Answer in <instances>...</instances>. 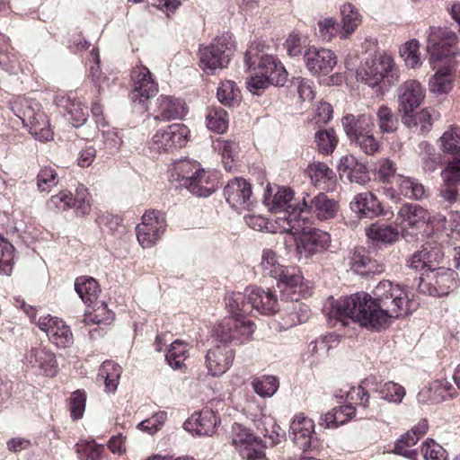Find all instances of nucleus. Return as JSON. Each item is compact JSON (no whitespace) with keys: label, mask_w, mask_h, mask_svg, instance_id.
<instances>
[{"label":"nucleus","mask_w":460,"mask_h":460,"mask_svg":"<svg viewBox=\"0 0 460 460\" xmlns=\"http://www.w3.org/2000/svg\"><path fill=\"white\" fill-rule=\"evenodd\" d=\"M382 135L394 134L399 128V119L387 105H381L376 111L375 123Z\"/></svg>","instance_id":"36"},{"label":"nucleus","mask_w":460,"mask_h":460,"mask_svg":"<svg viewBox=\"0 0 460 460\" xmlns=\"http://www.w3.org/2000/svg\"><path fill=\"white\" fill-rule=\"evenodd\" d=\"M305 291L300 292L299 288H294L286 297L280 293V311L283 314L281 328L287 330L297 324L305 323L309 319L310 310L308 305L301 303L300 298L311 296L312 292L305 285Z\"/></svg>","instance_id":"13"},{"label":"nucleus","mask_w":460,"mask_h":460,"mask_svg":"<svg viewBox=\"0 0 460 460\" xmlns=\"http://www.w3.org/2000/svg\"><path fill=\"white\" fill-rule=\"evenodd\" d=\"M306 68L314 75H328L337 64L335 54L327 49L309 47L304 54Z\"/></svg>","instance_id":"23"},{"label":"nucleus","mask_w":460,"mask_h":460,"mask_svg":"<svg viewBox=\"0 0 460 460\" xmlns=\"http://www.w3.org/2000/svg\"><path fill=\"white\" fill-rule=\"evenodd\" d=\"M328 314L344 326L349 324V320L376 332L389 326L385 314L373 299V296L365 292H358L332 301Z\"/></svg>","instance_id":"1"},{"label":"nucleus","mask_w":460,"mask_h":460,"mask_svg":"<svg viewBox=\"0 0 460 460\" xmlns=\"http://www.w3.org/2000/svg\"><path fill=\"white\" fill-rule=\"evenodd\" d=\"M457 287V274L449 268H432L420 277L418 290L430 296H447Z\"/></svg>","instance_id":"11"},{"label":"nucleus","mask_w":460,"mask_h":460,"mask_svg":"<svg viewBox=\"0 0 460 460\" xmlns=\"http://www.w3.org/2000/svg\"><path fill=\"white\" fill-rule=\"evenodd\" d=\"M13 251V246L0 234V274L12 273Z\"/></svg>","instance_id":"51"},{"label":"nucleus","mask_w":460,"mask_h":460,"mask_svg":"<svg viewBox=\"0 0 460 460\" xmlns=\"http://www.w3.org/2000/svg\"><path fill=\"white\" fill-rule=\"evenodd\" d=\"M417 152L424 172H432L438 168L440 162L439 155L429 142L419 143Z\"/></svg>","instance_id":"42"},{"label":"nucleus","mask_w":460,"mask_h":460,"mask_svg":"<svg viewBox=\"0 0 460 460\" xmlns=\"http://www.w3.org/2000/svg\"><path fill=\"white\" fill-rule=\"evenodd\" d=\"M102 450L103 446L98 445L94 441L77 445V454L81 460H99Z\"/></svg>","instance_id":"63"},{"label":"nucleus","mask_w":460,"mask_h":460,"mask_svg":"<svg viewBox=\"0 0 460 460\" xmlns=\"http://www.w3.org/2000/svg\"><path fill=\"white\" fill-rule=\"evenodd\" d=\"M419 49L420 43L417 40H411L400 48V54L407 66L415 68L420 65Z\"/></svg>","instance_id":"52"},{"label":"nucleus","mask_w":460,"mask_h":460,"mask_svg":"<svg viewBox=\"0 0 460 460\" xmlns=\"http://www.w3.org/2000/svg\"><path fill=\"white\" fill-rule=\"evenodd\" d=\"M252 387L261 397H271L279 389V379L274 376H261L252 379Z\"/></svg>","instance_id":"44"},{"label":"nucleus","mask_w":460,"mask_h":460,"mask_svg":"<svg viewBox=\"0 0 460 460\" xmlns=\"http://www.w3.org/2000/svg\"><path fill=\"white\" fill-rule=\"evenodd\" d=\"M376 173L377 179L384 183H392L398 177L395 164L389 159H381L376 164Z\"/></svg>","instance_id":"55"},{"label":"nucleus","mask_w":460,"mask_h":460,"mask_svg":"<svg viewBox=\"0 0 460 460\" xmlns=\"http://www.w3.org/2000/svg\"><path fill=\"white\" fill-rule=\"evenodd\" d=\"M240 90L231 80L222 82L217 91V100L225 106H233L240 99Z\"/></svg>","instance_id":"48"},{"label":"nucleus","mask_w":460,"mask_h":460,"mask_svg":"<svg viewBox=\"0 0 460 460\" xmlns=\"http://www.w3.org/2000/svg\"><path fill=\"white\" fill-rule=\"evenodd\" d=\"M227 203L237 209H248L252 204V186L243 178H234L228 181L224 189Z\"/></svg>","instance_id":"24"},{"label":"nucleus","mask_w":460,"mask_h":460,"mask_svg":"<svg viewBox=\"0 0 460 460\" xmlns=\"http://www.w3.org/2000/svg\"><path fill=\"white\" fill-rule=\"evenodd\" d=\"M191 346L181 340L174 341L165 355V359L173 369H180L184 366V361L189 357Z\"/></svg>","instance_id":"40"},{"label":"nucleus","mask_w":460,"mask_h":460,"mask_svg":"<svg viewBox=\"0 0 460 460\" xmlns=\"http://www.w3.org/2000/svg\"><path fill=\"white\" fill-rule=\"evenodd\" d=\"M26 365L34 372L53 377L58 373L55 354L42 346L32 347L26 356Z\"/></svg>","instance_id":"20"},{"label":"nucleus","mask_w":460,"mask_h":460,"mask_svg":"<svg viewBox=\"0 0 460 460\" xmlns=\"http://www.w3.org/2000/svg\"><path fill=\"white\" fill-rule=\"evenodd\" d=\"M373 299L385 314L387 323L410 313V299L407 293L398 284L390 280H382L373 290Z\"/></svg>","instance_id":"6"},{"label":"nucleus","mask_w":460,"mask_h":460,"mask_svg":"<svg viewBox=\"0 0 460 460\" xmlns=\"http://www.w3.org/2000/svg\"><path fill=\"white\" fill-rule=\"evenodd\" d=\"M426 49L429 54V63L435 69L436 62L450 61L459 55L457 36L447 28L430 26L427 31Z\"/></svg>","instance_id":"7"},{"label":"nucleus","mask_w":460,"mask_h":460,"mask_svg":"<svg viewBox=\"0 0 460 460\" xmlns=\"http://www.w3.org/2000/svg\"><path fill=\"white\" fill-rule=\"evenodd\" d=\"M268 188L264 195V203L275 214L276 223L282 231L293 234L304 231L305 218H301L302 200L294 201V192L288 187H277L273 192Z\"/></svg>","instance_id":"2"},{"label":"nucleus","mask_w":460,"mask_h":460,"mask_svg":"<svg viewBox=\"0 0 460 460\" xmlns=\"http://www.w3.org/2000/svg\"><path fill=\"white\" fill-rule=\"evenodd\" d=\"M315 142L321 153L330 155L337 146L338 137L333 128H328L315 133Z\"/></svg>","instance_id":"49"},{"label":"nucleus","mask_w":460,"mask_h":460,"mask_svg":"<svg viewBox=\"0 0 460 460\" xmlns=\"http://www.w3.org/2000/svg\"><path fill=\"white\" fill-rule=\"evenodd\" d=\"M218 423L219 420L215 412L211 409L204 408L199 412H194L184 422V429L195 435L211 436Z\"/></svg>","instance_id":"28"},{"label":"nucleus","mask_w":460,"mask_h":460,"mask_svg":"<svg viewBox=\"0 0 460 460\" xmlns=\"http://www.w3.org/2000/svg\"><path fill=\"white\" fill-rule=\"evenodd\" d=\"M394 66V59L387 54L372 56L367 58L358 70V80L370 87H376L389 72H392Z\"/></svg>","instance_id":"15"},{"label":"nucleus","mask_w":460,"mask_h":460,"mask_svg":"<svg viewBox=\"0 0 460 460\" xmlns=\"http://www.w3.org/2000/svg\"><path fill=\"white\" fill-rule=\"evenodd\" d=\"M440 175L443 182L460 186V158L448 162Z\"/></svg>","instance_id":"62"},{"label":"nucleus","mask_w":460,"mask_h":460,"mask_svg":"<svg viewBox=\"0 0 460 460\" xmlns=\"http://www.w3.org/2000/svg\"><path fill=\"white\" fill-rule=\"evenodd\" d=\"M435 390L437 392L438 390H443L445 393L447 394L448 396L454 397L456 396V393H451L452 385L446 380L441 381H435L432 383L430 387L423 388L419 394H418V400L421 402H426L428 401L434 402H438L439 399L444 400L446 395L441 393L438 396H431V392Z\"/></svg>","instance_id":"47"},{"label":"nucleus","mask_w":460,"mask_h":460,"mask_svg":"<svg viewBox=\"0 0 460 460\" xmlns=\"http://www.w3.org/2000/svg\"><path fill=\"white\" fill-rule=\"evenodd\" d=\"M367 236L373 242L391 244L398 240L399 231L397 226L375 223L367 229Z\"/></svg>","instance_id":"37"},{"label":"nucleus","mask_w":460,"mask_h":460,"mask_svg":"<svg viewBox=\"0 0 460 460\" xmlns=\"http://www.w3.org/2000/svg\"><path fill=\"white\" fill-rule=\"evenodd\" d=\"M234 351L226 344L217 345L209 349L206 354V366L213 376H220L232 366Z\"/></svg>","instance_id":"25"},{"label":"nucleus","mask_w":460,"mask_h":460,"mask_svg":"<svg viewBox=\"0 0 460 460\" xmlns=\"http://www.w3.org/2000/svg\"><path fill=\"white\" fill-rule=\"evenodd\" d=\"M244 62L249 71L266 75L276 86L284 85L288 73L282 64L273 56L265 54L260 49V43L253 42L248 48Z\"/></svg>","instance_id":"8"},{"label":"nucleus","mask_w":460,"mask_h":460,"mask_svg":"<svg viewBox=\"0 0 460 460\" xmlns=\"http://www.w3.org/2000/svg\"><path fill=\"white\" fill-rule=\"evenodd\" d=\"M38 326L47 333L49 341L59 348H66L73 343L72 332L61 319L50 315L40 317Z\"/></svg>","instance_id":"22"},{"label":"nucleus","mask_w":460,"mask_h":460,"mask_svg":"<svg viewBox=\"0 0 460 460\" xmlns=\"http://www.w3.org/2000/svg\"><path fill=\"white\" fill-rule=\"evenodd\" d=\"M186 114V106L182 100L172 96L161 95L157 99V108L155 119L170 120L181 119Z\"/></svg>","instance_id":"31"},{"label":"nucleus","mask_w":460,"mask_h":460,"mask_svg":"<svg viewBox=\"0 0 460 460\" xmlns=\"http://www.w3.org/2000/svg\"><path fill=\"white\" fill-rule=\"evenodd\" d=\"M341 27L333 18H325L318 22V36L323 41H331L336 35L341 36Z\"/></svg>","instance_id":"56"},{"label":"nucleus","mask_w":460,"mask_h":460,"mask_svg":"<svg viewBox=\"0 0 460 460\" xmlns=\"http://www.w3.org/2000/svg\"><path fill=\"white\" fill-rule=\"evenodd\" d=\"M341 124L350 143L366 155H374L380 148V143L374 136L375 118L371 114H347Z\"/></svg>","instance_id":"4"},{"label":"nucleus","mask_w":460,"mask_h":460,"mask_svg":"<svg viewBox=\"0 0 460 460\" xmlns=\"http://www.w3.org/2000/svg\"><path fill=\"white\" fill-rule=\"evenodd\" d=\"M440 149L449 155L460 153V128L450 126L438 139Z\"/></svg>","instance_id":"45"},{"label":"nucleus","mask_w":460,"mask_h":460,"mask_svg":"<svg viewBox=\"0 0 460 460\" xmlns=\"http://www.w3.org/2000/svg\"><path fill=\"white\" fill-rule=\"evenodd\" d=\"M232 445L243 458L251 459L254 454H261L264 449L262 441L241 424L234 423L231 429Z\"/></svg>","instance_id":"19"},{"label":"nucleus","mask_w":460,"mask_h":460,"mask_svg":"<svg viewBox=\"0 0 460 460\" xmlns=\"http://www.w3.org/2000/svg\"><path fill=\"white\" fill-rule=\"evenodd\" d=\"M349 267L357 274L368 275L375 272L376 261L371 260L365 248L359 247L349 257Z\"/></svg>","instance_id":"38"},{"label":"nucleus","mask_w":460,"mask_h":460,"mask_svg":"<svg viewBox=\"0 0 460 460\" xmlns=\"http://www.w3.org/2000/svg\"><path fill=\"white\" fill-rule=\"evenodd\" d=\"M15 115L22 119L24 126L29 128L30 133L40 141L52 139L53 133L49 128L48 116L37 103L22 99L13 105Z\"/></svg>","instance_id":"10"},{"label":"nucleus","mask_w":460,"mask_h":460,"mask_svg":"<svg viewBox=\"0 0 460 460\" xmlns=\"http://www.w3.org/2000/svg\"><path fill=\"white\" fill-rule=\"evenodd\" d=\"M440 114L435 109L427 107L417 113L420 130L421 134H427L431 129L433 122L438 119Z\"/></svg>","instance_id":"61"},{"label":"nucleus","mask_w":460,"mask_h":460,"mask_svg":"<svg viewBox=\"0 0 460 460\" xmlns=\"http://www.w3.org/2000/svg\"><path fill=\"white\" fill-rule=\"evenodd\" d=\"M453 72L449 66L438 68L429 80V91L433 93H447L453 87Z\"/></svg>","instance_id":"35"},{"label":"nucleus","mask_w":460,"mask_h":460,"mask_svg":"<svg viewBox=\"0 0 460 460\" xmlns=\"http://www.w3.org/2000/svg\"><path fill=\"white\" fill-rule=\"evenodd\" d=\"M398 217L404 226L415 227L420 223L424 224L429 219V213L419 204L405 203L400 208Z\"/></svg>","instance_id":"32"},{"label":"nucleus","mask_w":460,"mask_h":460,"mask_svg":"<svg viewBox=\"0 0 460 460\" xmlns=\"http://www.w3.org/2000/svg\"><path fill=\"white\" fill-rule=\"evenodd\" d=\"M425 95L426 90L418 80H406L396 90L399 111H415L423 102Z\"/></svg>","instance_id":"18"},{"label":"nucleus","mask_w":460,"mask_h":460,"mask_svg":"<svg viewBox=\"0 0 460 460\" xmlns=\"http://www.w3.org/2000/svg\"><path fill=\"white\" fill-rule=\"evenodd\" d=\"M342 21L341 38L345 39L350 35L360 23V15L351 4H346L341 10Z\"/></svg>","instance_id":"43"},{"label":"nucleus","mask_w":460,"mask_h":460,"mask_svg":"<svg viewBox=\"0 0 460 460\" xmlns=\"http://www.w3.org/2000/svg\"><path fill=\"white\" fill-rule=\"evenodd\" d=\"M225 303L226 308L234 314L233 316L243 314L251 310V304H248V297L242 293H228L225 296Z\"/></svg>","instance_id":"50"},{"label":"nucleus","mask_w":460,"mask_h":460,"mask_svg":"<svg viewBox=\"0 0 460 460\" xmlns=\"http://www.w3.org/2000/svg\"><path fill=\"white\" fill-rule=\"evenodd\" d=\"M421 452L426 460H447L446 450L433 440L423 443Z\"/></svg>","instance_id":"64"},{"label":"nucleus","mask_w":460,"mask_h":460,"mask_svg":"<svg viewBox=\"0 0 460 460\" xmlns=\"http://www.w3.org/2000/svg\"><path fill=\"white\" fill-rule=\"evenodd\" d=\"M349 207L360 217L374 218L385 215L381 202L371 192L358 193L350 201Z\"/></svg>","instance_id":"29"},{"label":"nucleus","mask_w":460,"mask_h":460,"mask_svg":"<svg viewBox=\"0 0 460 460\" xmlns=\"http://www.w3.org/2000/svg\"><path fill=\"white\" fill-rule=\"evenodd\" d=\"M73 208L76 210L78 214L87 215L90 212L91 208V196L86 188L83 185L76 189L75 196L73 197Z\"/></svg>","instance_id":"59"},{"label":"nucleus","mask_w":460,"mask_h":460,"mask_svg":"<svg viewBox=\"0 0 460 460\" xmlns=\"http://www.w3.org/2000/svg\"><path fill=\"white\" fill-rule=\"evenodd\" d=\"M121 373L122 368L119 364L106 360L99 369L98 378L104 382L107 392L113 393L117 390Z\"/></svg>","instance_id":"39"},{"label":"nucleus","mask_w":460,"mask_h":460,"mask_svg":"<svg viewBox=\"0 0 460 460\" xmlns=\"http://www.w3.org/2000/svg\"><path fill=\"white\" fill-rule=\"evenodd\" d=\"M190 129L181 123H174L165 129H158L150 142V149L157 153L169 152L186 145Z\"/></svg>","instance_id":"14"},{"label":"nucleus","mask_w":460,"mask_h":460,"mask_svg":"<svg viewBox=\"0 0 460 460\" xmlns=\"http://www.w3.org/2000/svg\"><path fill=\"white\" fill-rule=\"evenodd\" d=\"M396 184L400 193L406 198L420 199L425 195L424 186L415 179L398 175Z\"/></svg>","instance_id":"46"},{"label":"nucleus","mask_w":460,"mask_h":460,"mask_svg":"<svg viewBox=\"0 0 460 460\" xmlns=\"http://www.w3.org/2000/svg\"><path fill=\"white\" fill-rule=\"evenodd\" d=\"M363 384L368 387V390L377 393L381 399L389 402L398 404L406 394L404 387L393 381L381 384L375 376H369L363 380Z\"/></svg>","instance_id":"30"},{"label":"nucleus","mask_w":460,"mask_h":460,"mask_svg":"<svg viewBox=\"0 0 460 460\" xmlns=\"http://www.w3.org/2000/svg\"><path fill=\"white\" fill-rule=\"evenodd\" d=\"M228 114L221 107H211L206 115L207 128L217 134H223L228 128Z\"/></svg>","instance_id":"41"},{"label":"nucleus","mask_w":460,"mask_h":460,"mask_svg":"<svg viewBox=\"0 0 460 460\" xmlns=\"http://www.w3.org/2000/svg\"><path fill=\"white\" fill-rule=\"evenodd\" d=\"M177 181L192 194L199 197L211 195L217 188L215 176L206 172L196 161H179L174 165Z\"/></svg>","instance_id":"5"},{"label":"nucleus","mask_w":460,"mask_h":460,"mask_svg":"<svg viewBox=\"0 0 460 460\" xmlns=\"http://www.w3.org/2000/svg\"><path fill=\"white\" fill-rule=\"evenodd\" d=\"M331 236L327 232L314 229L303 235L301 246L310 255L318 253L327 248Z\"/></svg>","instance_id":"33"},{"label":"nucleus","mask_w":460,"mask_h":460,"mask_svg":"<svg viewBox=\"0 0 460 460\" xmlns=\"http://www.w3.org/2000/svg\"><path fill=\"white\" fill-rule=\"evenodd\" d=\"M133 90L131 99L134 102L145 104L146 101L155 96L158 92L157 84L152 79L149 69L146 66H137L131 74Z\"/></svg>","instance_id":"21"},{"label":"nucleus","mask_w":460,"mask_h":460,"mask_svg":"<svg viewBox=\"0 0 460 460\" xmlns=\"http://www.w3.org/2000/svg\"><path fill=\"white\" fill-rule=\"evenodd\" d=\"M58 173L50 166L42 168L37 175V186L40 191L49 192L51 188L58 184Z\"/></svg>","instance_id":"54"},{"label":"nucleus","mask_w":460,"mask_h":460,"mask_svg":"<svg viewBox=\"0 0 460 460\" xmlns=\"http://www.w3.org/2000/svg\"><path fill=\"white\" fill-rule=\"evenodd\" d=\"M259 268L263 277L272 278L277 280L279 294L283 292L285 297L294 288H299L300 292L305 291L300 270L296 267L281 265L276 252L271 249H264L262 251Z\"/></svg>","instance_id":"3"},{"label":"nucleus","mask_w":460,"mask_h":460,"mask_svg":"<svg viewBox=\"0 0 460 460\" xmlns=\"http://www.w3.org/2000/svg\"><path fill=\"white\" fill-rule=\"evenodd\" d=\"M419 438L411 430L407 431L396 441L394 451L405 457H411L412 451L410 449L412 446L416 445Z\"/></svg>","instance_id":"58"},{"label":"nucleus","mask_w":460,"mask_h":460,"mask_svg":"<svg viewBox=\"0 0 460 460\" xmlns=\"http://www.w3.org/2000/svg\"><path fill=\"white\" fill-rule=\"evenodd\" d=\"M234 43L230 37L216 38L209 45L199 48L200 67L208 74L226 67L234 53Z\"/></svg>","instance_id":"12"},{"label":"nucleus","mask_w":460,"mask_h":460,"mask_svg":"<svg viewBox=\"0 0 460 460\" xmlns=\"http://www.w3.org/2000/svg\"><path fill=\"white\" fill-rule=\"evenodd\" d=\"M166 228L164 215L157 210H148L142 217V223L136 227L137 237L143 248L153 246Z\"/></svg>","instance_id":"16"},{"label":"nucleus","mask_w":460,"mask_h":460,"mask_svg":"<svg viewBox=\"0 0 460 460\" xmlns=\"http://www.w3.org/2000/svg\"><path fill=\"white\" fill-rule=\"evenodd\" d=\"M291 87L296 91L299 99L303 102H311L314 100V92L311 80L301 76L294 77L291 81Z\"/></svg>","instance_id":"57"},{"label":"nucleus","mask_w":460,"mask_h":460,"mask_svg":"<svg viewBox=\"0 0 460 460\" xmlns=\"http://www.w3.org/2000/svg\"><path fill=\"white\" fill-rule=\"evenodd\" d=\"M75 290L82 301L88 305H91L97 300L101 292L97 281L89 276L76 278L75 281Z\"/></svg>","instance_id":"34"},{"label":"nucleus","mask_w":460,"mask_h":460,"mask_svg":"<svg viewBox=\"0 0 460 460\" xmlns=\"http://www.w3.org/2000/svg\"><path fill=\"white\" fill-rule=\"evenodd\" d=\"M248 304H251V310H256L261 314L270 315L280 311L281 302L278 300L276 291H265L261 288L254 287L247 288Z\"/></svg>","instance_id":"27"},{"label":"nucleus","mask_w":460,"mask_h":460,"mask_svg":"<svg viewBox=\"0 0 460 460\" xmlns=\"http://www.w3.org/2000/svg\"><path fill=\"white\" fill-rule=\"evenodd\" d=\"M339 210V204L325 193L320 192L312 197L305 193L302 198L301 218L304 213L314 215L320 220H328L335 217Z\"/></svg>","instance_id":"17"},{"label":"nucleus","mask_w":460,"mask_h":460,"mask_svg":"<svg viewBox=\"0 0 460 460\" xmlns=\"http://www.w3.org/2000/svg\"><path fill=\"white\" fill-rule=\"evenodd\" d=\"M73 195L71 192L61 191L57 195H53L47 202V206L50 210L65 211L73 208Z\"/></svg>","instance_id":"60"},{"label":"nucleus","mask_w":460,"mask_h":460,"mask_svg":"<svg viewBox=\"0 0 460 460\" xmlns=\"http://www.w3.org/2000/svg\"><path fill=\"white\" fill-rule=\"evenodd\" d=\"M255 324L243 314L225 317L214 329L216 338L224 344L242 345L252 339Z\"/></svg>","instance_id":"9"},{"label":"nucleus","mask_w":460,"mask_h":460,"mask_svg":"<svg viewBox=\"0 0 460 460\" xmlns=\"http://www.w3.org/2000/svg\"><path fill=\"white\" fill-rule=\"evenodd\" d=\"M313 434H314V420L305 416L304 413L295 415L290 423L289 437L303 452L311 448Z\"/></svg>","instance_id":"26"},{"label":"nucleus","mask_w":460,"mask_h":460,"mask_svg":"<svg viewBox=\"0 0 460 460\" xmlns=\"http://www.w3.org/2000/svg\"><path fill=\"white\" fill-rule=\"evenodd\" d=\"M308 40L306 37L298 33L292 32L285 42V49L289 57L297 58L308 49Z\"/></svg>","instance_id":"53"}]
</instances>
